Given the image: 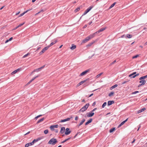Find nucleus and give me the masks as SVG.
Returning <instances> with one entry per match:
<instances>
[{
    "label": "nucleus",
    "instance_id": "nucleus-1",
    "mask_svg": "<svg viewBox=\"0 0 147 147\" xmlns=\"http://www.w3.org/2000/svg\"><path fill=\"white\" fill-rule=\"evenodd\" d=\"M57 141L56 139L54 138H52L49 141L48 144L54 145L57 143Z\"/></svg>",
    "mask_w": 147,
    "mask_h": 147
},
{
    "label": "nucleus",
    "instance_id": "nucleus-2",
    "mask_svg": "<svg viewBox=\"0 0 147 147\" xmlns=\"http://www.w3.org/2000/svg\"><path fill=\"white\" fill-rule=\"evenodd\" d=\"M89 105V103H87L79 110V111L84 112L87 109Z\"/></svg>",
    "mask_w": 147,
    "mask_h": 147
},
{
    "label": "nucleus",
    "instance_id": "nucleus-3",
    "mask_svg": "<svg viewBox=\"0 0 147 147\" xmlns=\"http://www.w3.org/2000/svg\"><path fill=\"white\" fill-rule=\"evenodd\" d=\"M140 80V81L139 82L141 84L139 85L138 87L145 84L146 83V81H145L144 79H141Z\"/></svg>",
    "mask_w": 147,
    "mask_h": 147
},
{
    "label": "nucleus",
    "instance_id": "nucleus-4",
    "mask_svg": "<svg viewBox=\"0 0 147 147\" xmlns=\"http://www.w3.org/2000/svg\"><path fill=\"white\" fill-rule=\"evenodd\" d=\"M49 47L48 46L44 48L42 50V51L39 53L40 55H41L42 53H44L46 50H47Z\"/></svg>",
    "mask_w": 147,
    "mask_h": 147
},
{
    "label": "nucleus",
    "instance_id": "nucleus-5",
    "mask_svg": "<svg viewBox=\"0 0 147 147\" xmlns=\"http://www.w3.org/2000/svg\"><path fill=\"white\" fill-rule=\"evenodd\" d=\"M92 7H90L89 8L87 9L86 10L84 11V13L83 14L82 16L85 15L92 8Z\"/></svg>",
    "mask_w": 147,
    "mask_h": 147
},
{
    "label": "nucleus",
    "instance_id": "nucleus-6",
    "mask_svg": "<svg viewBox=\"0 0 147 147\" xmlns=\"http://www.w3.org/2000/svg\"><path fill=\"white\" fill-rule=\"evenodd\" d=\"M89 71V69H87L85 71L82 72L79 75L80 76H83L86 74Z\"/></svg>",
    "mask_w": 147,
    "mask_h": 147
},
{
    "label": "nucleus",
    "instance_id": "nucleus-7",
    "mask_svg": "<svg viewBox=\"0 0 147 147\" xmlns=\"http://www.w3.org/2000/svg\"><path fill=\"white\" fill-rule=\"evenodd\" d=\"M94 114V113H92L91 112H89L88 113H87L86 114V117H92Z\"/></svg>",
    "mask_w": 147,
    "mask_h": 147
},
{
    "label": "nucleus",
    "instance_id": "nucleus-8",
    "mask_svg": "<svg viewBox=\"0 0 147 147\" xmlns=\"http://www.w3.org/2000/svg\"><path fill=\"white\" fill-rule=\"evenodd\" d=\"M89 80V78H87V79H86L85 80H84L83 81H82L81 82H80L79 83H78L77 84V86H79L80 85H82V84L84 83L85 82H86V81H88Z\"/></svg>",
    "mask_w": 147,
    "mask_h": 147
},
{
    "label": "nucleus",
    "instance_id": "nucleus-9",
    "mask_svg": "<svg viewBox=\"0 0 147 147\" xmlns=\"http://www.w3.org/2000/svg\"><path fill=\"white\" fill-rule=\"evenodd\" d=\"M52 42L50 44L49 46H48L49 47L57 42V40L56 39H54L53 40H52Z\"/></svg>",
    "mask_w": 147,
    "mask_h": 147
},
{
    "label": "nucleus",
    "instance_id": "nucleus-10",
    "mask_svg": "<svg viewBox=\"0 0 147 147\" xmlns=\"http://www.w3.org/2000/svg\"><path fill=\"white\" fill-rule=\"evenodd\" d=\"M71 132V131L69 130V128H67L65 129V133L66 135H68Z\"/></svg>",
    "mask_w": 147,
    "mask_h": 147
},
{
    "label": "nucleus",
    "instance_id": "nucleus-11",
    "mask_svg": "<svg viewBox=\"0 0 147 147\" xmlns=\"http://www.w3.org/2000/svg\"><path fill=\"white\" fill-rule=\"evenodd\" d=\"M72 118V117H70V118H67L65 119L61 120L60 121V122H65V121H69L70 119H71Z\"/></svg>",
    "mask_w": 147,
    "mask_h": 147
},
{
    "label": "nucleus",
    "instance_id": "nucleus-12",
    "mask_svg": "<svg viewBox=\"0 0 147 147\" xmlns=\"http://www.w3.org/2000/svg\"><path fill=\"white\" fill-rule=\"evenodd\" d=\"M106 29L105 28H102L101 29H100L98 31L96 32H95V33H96V34H98L99 32H102L104 30Z\"/></svg>",
    "mask_w": 147,
    "mask_h": 147
},
{
    "label": "nucleus",
    "instance_id": "nucleus-13",
    "mask_svg": "<svg viewBox=\"0 0 147 147\" xmlns=\"http://www.w3.org/2000/svg\"><path fill=\"white\" fill-rule=\"evenodd\" d=\"M65 128L64 127H62L61 128L60 132L61 134H63L65 131Z\"/></svg>",
    "mask_w": 147,
    "mask_h": 147
},
{
    "label": "nucleus",
    "instance_id": "nucleus-14",
    "mask_svg": "<svg viewBox=\"0 0 147 147\" xmlns=\"http://www.w3.org/2000/svg\"><path fill=\"white\" fill-rule=\"evenodd\" d=\"M96 34V33H95V32L92 34H90L89 36L90 38V39L93 38L95 36V35Z\"/></svg>",
    "mask_w": 147,
    "mask_h": 147
},
{
    "label": "nucleus",
    "instance_id": "nucleus-15",
    "mask_svg": "<svg viewBox=\"0 0 147 147\" xmlns=\"http://www.w3.org/2000/svg\"><path fill=\"white\" fill-rule=\"evenodd\" d=\"M114 103V102L113 100H110L108 102V105L109 106L113 104Z\"/></svg>",
    "mask_w": 147,
    "mask_h": 147
},
{
    "label": "nucleus",
    "instance_id": "nucleus-16",
    "mask_svg": "<svg viewBox=\"0 0 147 147\" xmlns=\"http://www.w3.org/2000/svg\"><path fill=\"white\" fill-rule=\"evenodd\" d=\"M38 76H37L36 77H34L33 78H32L28 83V84H29L31 83L35 79L37 78L38 77Z\"/></svg>",
    "mask_w": 147,
    "mask_h": 147
},
{
    "label": "nucleus",
    "instance_id": "nucleus-17",
    "mask_svg": "<svg viewBox=\"0 0 147 147\" xmlns=\"http://www.w3.org/2000/svg\"><path fill=\"white\" fill-rule=\"evenodd\" d=\"M132 36L131 34H127L125 36V38H131Z\"/></svg>",
    "mask_w": 147,
    "mask_h": 147
},
{
    "label": "nucleus",
    "instance_id": "nucleus-18",
    "mask_svg": "<svg viewBox=\"0 0 147 147\" xmlns=\"http://www.w3.org/2000/svg\"><path fill=\"white\" fill-rule=\"evenodd\" d=\"M20 69H18L16 70H14L11 73V74L12 75L14 74H16L18 71Z\"/></svg>",
    "mask_w": 147,
    "mask_h": 147
},
{
    "label": "nucleus",
    "instance_id": "nucleus-19",
    "mask_svg": "<svg viewBox=\"0 0 147 147\" xmlns=\"http://www.w3.org/2000/svg\"><path fill=\"white\" fill-rule=\"evenodd\" d=\"M92 120V119H90L85 124V125H87L89 123H91Z\"/></svg>",
    "mask_w": 147,
    "mask_h": 147
},
{
    "label": "nucleus",
    "instance_id": "nucleus-20",
    "mask_svg": "<svg viewBox=\"0 0 147 147\" xmlns=\"http://www.w3.org/2000/svg\"><path fill=\"white\" fill-rule=\"evenodd\" d=\"M76 48V45H74L72 44V46L70 47V48L71 50H74Z\"/></svg>",
    "mask_w": 147,
    "mask_h": 147
},
{
    "label": "nucleus",
    "instance_id": "nucleus-21",
    "mask_svg": "<svg viewBox=\"0 0 147 147\" xmlns=\"http://www.w3.org/2000/svg\"><path fill=\"white\" fill-rule=\"evenodd\" d=\"M85 121V119H82V120L80 122L79 125H78V126H80L82 125Z\"/></svg>",
    "mask_w": 147,
    "mask_h": 147
},
{
    "label": "nucleus",
    "instance_id": "nucleus-22",
    "mask_svg": "<svg viewBox=\"0 0 147 147\" xmlns=\"http://www.w3.org/2000/svg\"><path fill=\"white\" fill-rule=\"evenodd\" d=\"M117 84H115V85H114L111 86L110 88V90H113V89H114V88H116V87H117Z\"/></svg>",
    "mask_w": 147,
    "mask_h": 147
},
{
    "label": "nucleus",
    "instance_id": "nucleus-23",
    "mask_svg": "<svg viewBox=\"0 0 147 147\" xmlns=\"http://www.w3.org/2000/svg\"><path fill=\"white\" fill-rule=\"evenodd\" d=\"M44 118H42L41 119H40V120H39L37 122V123H40L44 119Z\"/></svg>",
    "mask_w": 147,
    "mask_h": 147
},
{
    "label": "nucleus",
    "instance_id": "nucleus-24",
    "mask_svg": "<svg viewBox=\"0 0 147 147\" xmlns=\"http://www.w3.org/2000/svg\"><path fill=\"white\" fill-rule=\"evenodd\" d=\"M147 78V75L143 76H142L139 78V80L144 79Z\"/></svg>",
    "mask_w": 147,
    "mask_h": 147
},
{
    "label": "nucleus",
    "instance_id": "nucleus-25",
    "mask_svg": "<svg viewBox=\"0 0 147 147\" xmlns=\"http://www.w3.org/2000/svg\"><path fill=\"white\" fill-rule=\"evenodd\" d=\"M136 74V72H134L133 73H132V74H130L129 75V77H130L131 78L132 76L133 75H135V74Z\"/></svg>",
    "mask_w": 147,
    "mask_h": 147
},
{
    "label": "nucleus",
    "instance_id": "nucleus-26",
    "mask_svg": "<svg viewBox=\"0 0 147 147\" xmlns=\"http://www.w3.org/2000/svg\"><path fill=\"white\" fill-rule=\"evenodd\" d=\"M71 138V137H70V138H67V139H65L64 141H62L61 143H64V142H66L67 141L69 140Z\"/></svg>",
    "mask_w": 147,
    "mask_h": 147
},
{
    "label": "nucleus",
    "instance_id": "nucleus-27",
    "mask_svg": "<svg viewBox=\"0 0 147 147\" xmlns=\"http://www.w3.org/2000/svg\"><path fill=\"white\" fill-rule=\"evenodd\" d=\"M50 128L52 131H53L54 130V127L53 125H52L50 126Z\"/></svg>",
    "mask_w": 147,
    "mask_h": 147
},
{
    "label": "nucleus",
    "instance_id": "nucleus-28",
    "mask_svg": "<svg viewBox=\"0 0 147 147\" xmlns=\"http://www.w3.org/2000/svg\"><path fill=\"white\" fill-rule=\"evenodd\" d=\"M128 118H127L125 120L122 122L121 124L122 125H123L128 120Z\"/></svg>",
    "mask_w": 147,
    "mask_h": 147
},
{
    "label": "nucleus",
    "instance_id": "nucleus-29",
    "mask_svg": "<svg viewBox=\"0 0 147 147\" xmlns=\"http://www.w3.org/2000/svg\"><path fill=\"white\" fill-rule=\"evenodd\" d=\"M115 128H112L110 129V130L109 131V132L110 133H112L114 131H115Z\"/></svg>",
    "mask_w": 147,
    "mask_h": 147
},
{
    "label": "nucleus",
    "instance_id": "nucleus-30",
    "mask_svg": "<svg viewBox=\"0 0 147 147\" xmlns=\"http://www.w3.org/2000/svg\"><path fill=\"white\" fill-rule=\"evenodd\" d=\"M116 4V2H115L113 3V4H112L111 6L109 7V9H111L114 7V6Z\"/></svg>",
    "mask_w": 147,
    "mask_h": 147
},
{
    "label": "nucleus",
    "instance_id": "nucleus-31",
    "mask_svg": "<svg viewBox=\"0 0 147 147\" xmlns=\"http://www.w3.org/2000/svg\"><path fill=\"white\" fill-rule=\"evenodd\" d=\"M40 68H38L37 69H34V71H36V72H38V71H40Z\"/></svg>",
    "mask_w": 147,
    "mask_h": 147
},
{
    "label": "nucleus",
    "instance_id": "nucleus-32",
    "mask_svg": "<svg viewBox=\"0 0 147 147\" xmlns=\"http://www.w3.org/2000/svg\"><path fill=\"white\" fill-rule=\"evenodd\" d=\"M102 74H103L102 73H101L100 74L97 75L96 77V78H99L101 75H102Z\"/></svg>",
    "mask_w": 147,
    "mask_h": 147
},
{
    "label": "nucleus",
    "instance_id": "nucleus-33",
    "mask_svg": "<svg viewBox=\"0 0 147 147\" xmlns=\"http://www.w3.org/2000/svg\"><path fill=\"white\" fill-rule=\"evenodd\" d=\"M94 42H92L90 43H89L87 45V47H90L91 46L92 44H93V43Z\"/></svg>",
    "mask_w": 147,
    "mask_h": 147
},
{
    "label": "nucleus",
    "instance_id": "nucleus-34",
    "mask_svg": "<svg viewBox=\"0 0 147 147\" xmlns=\"http://www.w3.org/2000/svg\"><path fill=\"white\" fill-rule=\"evenodd\" d=\"M114 94V92H110L109 94V96H112Z\"/></svg>",
    "mask_w": 147,
    "mask_h": 147
},
{
    "label": "nucleus",
    "instance_id": "nucleus-35",
    "mask_svg": "<svg viewBox=\"0 0 147 147\" xmlns=\"http://www.w3.org/2000/svg\"><path fill=\"white\" fill-rule=\"evenodd\" d=\"M139 56V55H135L134 56L132 57V58L133 59H135V58H137V57H138Z\"/></svg>",
    "mask_w": 147,
    "mask_h": 147
},
{
    "label": "nucleus",
    "instance_id": "nucleus-36",
    "mask_svg": "<svg viewBox=\"0 0 147 147\" xmlns=\"http://www.w3.org/2000/svg\"><path fill=\"white\" fill-rule=\"evenodd\" d=\"M107 105V102H105L103 103L102 106V108H104Z\"/></svg>",
    "mask_w": 147,
    "mask_h": 147
},
{
    "label": "nucleus",
    "instance_id": "nucleus-37",
    "mask_svg": "<svg viewBox=\"0 0 147 147\" xmlns=\"http://www.w3.org/2000/svg\"><path fill=\"white\" fill-rule=\"evenodd\" d=\"M28 144L29 146H30L33 145L34 144V142H32L30 143H28Z\"/></svg>",
    "mask_w": 147,
    "mask_h": 147
},
{
    "label": "nucleus",
    "instance_id": "nucleus-38",
    "mask_svg": "<svg viewBox=\"0 0 147 147\" xmlns=\"http://www.w3.org/2000/svg\"><path fill=\"white\" fill-rule=\"evenodd\" d=\"M39 140H40V139H34L32 141V142H33L34 144L35 142L38 141Z\"/></svg>",
    "mask_w": 147,
    "mask_h": 147
},
{
    "label": "nucleus",
    "instance_id": "nucleus-39",
    "mask_svg": "<svg viewBox=\"0 0 147 147\" xmlns=\"http://www.w3.org/2000/svg\"><path fill=\"white\" fill-rule=\"evenodd\" d=\"M30 53H27V54L25 55L23 57V58H24L27 57L28 55H30Z\"/></svg>",
    "mask_w": 147,
    "mask_h": 147
},
{
    "label": "nucleus",
    "instance_id": "nucleus-40",
    "mask_svg": "<svg viewBox=\"0 0 147 147\" xmlns=\"http://www.w3.org/2000/svg\"><path fill=\"white\" fill-rule=\"evenodd\" d=\"M48 131H49L48 129H46L44 131V132L45 134H47L48 133Z\"/></svg>",
    "mask_w": 147,
    "mask_h": 147
},
{
    "label": "nucleus",
    "instance_id": "nucleus-41",
    "mask_svg": "<svg viewBox=\"0 0 147 147\" xmlns=\"http://www.w3.org/2000/svg\"><path fill=\"white\" fill-rule=\"evenodd\" d=\"M139 74H136V75H134V76L131 77V78H134L135 77H136V76H139Z\"/></svg>",
    "mask_w": 147,
    "mask_h": 147
},
{
    "label": "nucleus",
    "instance_id": "nucleus-42",
    "mask_svg": "<svg viewBox=\"0 0 147 147\" xmlns=\"http://www.w3.org/2000/svg\"><path fill=\"white\" fill-rule=\"evenodd\" d=\"M80 9V7H78L77 8H76L75 10V12H77Z\"/></svg>",
    "mask_w": 147,
    "mask_h": 147
},
{
    "label": "nucleus",
    "instance_id": "nucleus-43",
    "mask_svg": "<svg viewBox=\"0 0 147 147\" xmlns=\"http://www.w3.org/2000/svg\"><path fill=\"white\" fill-rule=\"evenodd\" d=\"M41 116H42V115H39L38 116H37L35 118V119H37L38 117H41Z\"/></svg>",
    "mask_w": 147,
    "mask_h": 147
},
{
    "label": "nucleus",
    "instance_id": "nucleus-44",
    "mask_svg": "<svg viewBox=\"0 0 147 147\" xmlns=\"http://www.w3.org/2000/svg\"><path fill=\"white\" fill-rule=\"evenodd\" d=\"M87 42V40H86V39L85 38V39H84L82 41V42L84 43H86Z\"/></svg>",
    "mask_w": 147,
    "mask_h": 147
},
{
    "label": "nucleus",
    "instance_id": "nucleus-45",
    "mask_svg": "<svg viewBox=\"0 0 147 147\" xmlns=\"http://www.w3.org/2000/svg\"><path fill=\"white\" fill-rule=\"evenodd\" d=\"M85 39H86V40H87V41H88L90 39L89 36H88L87 37H86L85 38Z\"/></svg>",
    "mask_w": 147,
    "mask_h": 147
},
{
    "label": "nucleus",
    "instance_id": "nucleus-46",
    "mask_svg": "<svg viewBox=\"0 0 147 147\" xmlns=\"http://www.w3.org/2000/svg\"><path fill=\"white\" fill-rule=\"evenodd\" d=\"M116 62V60H115L113 62H112L111 63L110 65H112L113 64H114V63H115Z\"/></svg>",
    "mask_w": 147,
    "mask_h": 147
},
{
    "label": "nucleus",
    "instance_id": "nucleus-47",
    "mask_svg": "<svg viewBox=\"0 0 147 147\" xmlns=\"http://www.w3.org/2000/svg\"><path fill=\"white\" fill-rule=\"evenodd\" d=\"M24 24V22L23 23L21 24H20L18 26V27H21V26H22Z\"/></svg>",
    "mask_w": 147,
    "mask_h": 147
},
{
    "label": "nucleus",
    "instance_id": "nucleus-48",
    "mask_svg": "<svg viewBox=\"0 0 147 147\" xmlns=\"http://www.w3.org/2000/svg\"><path fill=\"white\" fill-rule=\"evenodd\" d=\"M146 108H142V109H141L140 110H141V111L142 112H143V111H144L145 110H146Z\"/></svg>",
    "mask_w": 147,
    "mask_h": 147
},
{
    "label": "nucleus",
    "instance_id": "nucleus-49",
    "mask_svg": "<svg viewBox=\"0 0 147 147\" xmlns=\"http://www.w3.org/2000/svg\"><path fill=\"white\" fill-rule=\"evenodd\" d=\"M25 13H24H24H21V14H20V15L19 16V17H21L22 16H23Z\"/></svg>",
    "mask_w": 147,
    "mask_h": 147
},
{
    "label": "nucleus",
    "instance_id": "nucleus-50",
    "mask_svg": "<svg viewBox=\"0 0 147 147\" xmlns=\"http://www.w3.org/2000/svg\"><path fill=\"white\" fill-rule=\"evenodd\" d=\"M97 109V108H94L93 110H92L91 112H92V113H93V112L94 111H95Z\"/></svg>",
    "mask_w": 147,
    "mask_h": 147
},
{
    "label": "nucleus",
    "instance_id": "nucleus-51",
    "mask_svg": "<svg viewBox=\"0 0 147 147\" xmlns=\"http://www.w3.org/2000/svg\"><path fill=\"white\" fill-rule=\"evenodd\" d=\"M55 128H57L58 127V125H53Z\"/></svg>",
    "mask_w": 147,
    "mask_h": 147
},
{
    "label": "nucleus",
    "instance_id": "nucleus-52",
    "mask_svg": "<svg viewBox=\"0 0 147 147\" xmlns=\"http://www.w3.org/2000/svg\"><path fill=\"white\" fill-rule=\"evenodd\" d=\"M139 92V91H135L134 92H133L132 94H136L137 93H138Z\"/></svg>",
    "mask_w": 147,
    "mask_h": 147
},
{
    "label": "nucleus",
    "instance_id": "nucleus-53",
    "mask_svg": "<svg viewBox=\"0 0 147 147\" xmlns=\"http://www.w3.org/2000/svg\"><path fill=\"white\" fill-rule=\"evenodd\" d=\"M31 9H29L27 11H25L24 12L25 13H27L28 11L31 10Z\"/></svg>",
    "mask_w": 147,
    "mask_h": 147
},
{
    "label": "nucleus",
    "instance_id": "nucleus-54",
    "mask_svg": "<svg viewBox=\"0 0 147 147\" xmlns=\"http://www.w3.org/2000/svg\"><path fill=\"white\" fill-rule=\"evenodd\" d=\"M29 146L28 143L26 144L25 145V147H28Z\"/></svg>",
    "mask_w": 147,
    "mask_h": 147
},
{
    "label": "nucleus",
    "instance_id": "nucleus-55",
    "mask_svg": "<svg viewBox=\"0 0 147 147\" xmlns=\"http://www.w3.org/2000/svg\"><path fill=\"white\" fill-rule=\"evenodd\" d=\"M96 105V102H94L92 104V106H94Z\"/></svg>",
    "mask_w": 147,
    "mask_h": 147
},
{
    "label": "nucleus",
    "instance_id": "nucleus-56",
    "mask_svg": "<svg viewBox=\"0 0 147 147\" xmlns=\"http://www.w3.org/2000/svg\"><path fill=\"white\" fill-rule=\"evenodd\" d=\"M45 65H43V66H42V67H40V70H41V69H42V68H44V67H45Z\"/></svg>",
    "mask_w": 147,
    "mask_h": 147
},
{
    "label": "nucleus",
    "instance_id": "nucleus-57",
    "mask_svg": "<svg viewBox=\"0 0 147 147\" xmlns=\"http://www.w3.org/2000/svg\"><path fill=\"white\" fill-rule=\"evenodd\" d=\"M13 39V38L12 37H11L9 39V41H10L11 40Z\"/></svg>",
    "mask_w": 147,
    "mask_h": 147
},
{
    "label": "nucleus",
    "instance_id": "nucleus-58",
    "mask_svg": "<svg viewBox=\"0 0 147 147\" xmlns=\"http://www.w3.org/2000/svg\"><path fill=\"white\" fill-rule=\"evenodd\" d=\"M41 48V47H38L36 49L37 51L38 50Z\"/></svg>",
    "mask_w": 147,
    "mask_h": 147
},
{
    "label": "nucleus",
    "instance_id": "nucleus-59",
    "mask_svg": "<svg viewBox=\"0 0 147 147\" xmlns=\"http://www.w3.org/2000/svg\"><path fill=\"white\" fill-rule=\"evenodd\" d=\"M78 117L77 116H76L75 118V120H77L78 119Z\"/></svg>",
    "mask_w": 147,
    "mask_h": 147
},
{
    "label": "nucleus",
    "instance_id": "nucleus-60",
    "mask_svg": "<svg viewBox=\"0 0 147 147\" xmlns=\"http://www.w3.org/2000/svg\"><path fill=\"white\" fill-rule=\"evenodd\" d=\"M124 37H125V35H122V36H121V38H124Z\"/></svg>",
    "mask_w": 147,
    "mask_h": 147
},
{
    "label": "nucleus",
    "instance_id": "nucleus-61",
    "mask_svg": "<svg viewBox=\"0 0 147 147\" xmlns=\"http://www.w3.org/2000/svg\"><path fill=\"white\" fill-rule=\"evenodd\" d=\"M141 112H141V110H139V111H138V113H141Z\"/></svg>",
    "mask_w": 147,
    "mask_h": 147
},
{
    "label": "nucleus",
    "instance_id": "nucleus-62",
    "mask_svg": "<svg viewBox=\"0 0 147 147\" xmlns=\"http://www.w3.org/2000/svg\"><path fill=\"white\" fill-rule=\"evenodd\" d=\"M20 11H19V12H18V13H16V15H18V14H19L20 13Z\"/></svg>",
    "mask_w": 147,
    "mask_h": 147
},
{
    "label": "nucleus",
    "instance_id": "nucleus-63",
    "mask_svg": "<svg viewBox=\"0 0 147 147\" xmlns=\"http://www.w3.org/2000/svg\"><path fill=\"white\" fill-rule=\"evenodd\" d=\"M9 40H6L5 41V43H7V42H9Z\"/></svg>",
    "mask_w": 147,
    "mask_h": 147
},
{
    "label": "nucleus",
    "instance_id": "nucleus-64",
    "mask_svg": "<svg viewBox=\"0 0 147 147\" xmlns=\"http://www.w3.org/2000/svg\"><path fill=\"white\" fill-rule=\"evenodd\" d=\"M93 95V93L91 94L89 96V97H90L91 96H92Z\"/></svg>",
    "mask_w": 147,
    "mask_h": 147
}]
</instances>
